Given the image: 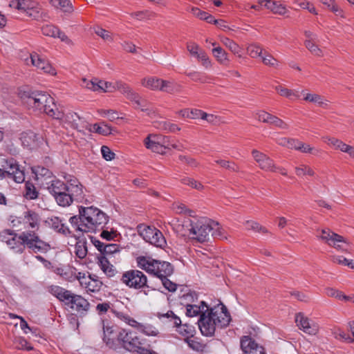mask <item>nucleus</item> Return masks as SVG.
I'll return each instance as SVG.
<instances>
[{"mask_svg": "<svg viewBox=\"0 0 354 354\" xmlns=\"http://www.w3.org/2000/svg\"><path fill=\"white\" fill-rule=\"evenodd\" d=\"M67 191L73 201H82L84 198L82 185L76 179L70 180L67 185Z\"/></svg>", "mask_w": 354, "mask_h": 354, "instance_id": "27", "label": "nucleus"}, {"mask_svg": "<svg viewBox=\"0 0 354 354\" xmlns=\"http://www.w3.org/2000/svg\"><path fill=\"white\" fill-rule=\"evenodd\" d=\"M48 291L59 301L64 302L66 305H67V301L71 298L72 292L71 291L58 286L52 285L49 286Z\"/></svg>", "mask_w": 354, "mask_h": 354, "instance_id": "29", "label": "nucleus"}, {"mask_svg": "<svg viewBox=\"0 0 354 354\" xmlns=\"http://www.w3.org/2000/svg\"><path fill=\"white\" fill-rule=\"evenodd\" d=\"M103 342L106 345L112 349H116L118 345L117 340V333L113 329V326H105L103 324Z\"/></svg>", "mask_w": 354, "mask_h": 354, "instance_id": "25", "label": "nucleus"}, {"mask_svg": "<svg viewBox=\"0 0 354 354\" xmlns=\"http://www.w3.org/2000/svg\"><path fill=\"white\" fill-rule=\"evenodd\" d=\"M245 227L248 230H252L254 232L261 233H268V230L266 227L261 225L259 223L253 221H247L245 222Z\"/></svg>", "mask_w": 354, "mask_h": 354, "instance_id": "49", "label": "nucleus"}, {"mask_svg": "<svg viewBox=\"0 0 354 354\" xmlns=\"http://www.w3.org/2000/svg\"><path fill=\"white\" fill-rule=\"evenodd\" d=\"M109 217L97 207H80L79 215L71 216L69 222L76 231L95 232L106 227Z\"/></svg>", "mask_w": 354, "mask_h": 354, "instance_id": "1", "label": "nucleus"}, {"mask_svg": "<svg viewBox=\"0 0 354 354\" xmlns=\"http://www.w3.org/2000/svg\"><path fill=\"white\" fill-rule=\"evenodd\" d=\"M52 102V97L46 92L24 86V109L35 115L43 113L47 103Z\"/></svg>", "mask_w": 354, "mask_h": 354, "instance_id": "4", "label": "nucleus"}, {"mask_svg": "<svg viewBox=\"0 0 354 354\" xmlns=\"http://www.w3.org/2000/svg\"><path fill=\"white\" fill-rule=\"evenodd\" d=\"M93 30H94L95 33L97 36L100 37L104 41H113L112 34L109 31H108L100 26L93 27Z\"/></svg>", "mask_w": 354, "mask_h": 354, "instance_id": "52", "label": "nucleus"}, {"mask_svg": "<svg viewBox=\"0 0 354 354\" xmlns=\"http://www.w3.org/2000/svg\"><path fill=\"white\" fill-rule=\"evenodd\" d=\"M97 264L108 277H114L118 272L115 267L110 263L106 257L104 255L97 257Z\"/></svg>", "mask_w": 354, "mask_h": 354, "instance_id": "30", "label": "nucleus"}, {"mask_svg": "<svg viewBox=\"0 0 354 354\" xmlns=\"http://www.w3.org/2000/svg\"><path fill=\"white\" fill-rule=\"evenodd\" d=\"M212 54L220 64L223 65L228 64L229 59L227 54L221 47L217 46L213 48Z\"/></svg>", "mask_w": 354, "mask_h": 354, "instance_id": "40", "label": "nucleus"}, {"mask_svg": "<svg viewBox=\"0 0 354 354\" xmlns=\"http://www.w3.org/2000/svg\"><path fill=\"white\" fill-rule=\"evenodd\" d=\"M27 175L24 170V183L25 187L24 190V198L27 200H35L39 198V192L35 185L31 182L33 180L31 176Z\"/></svg>", "mask_w": 354, "mask_h": 354, "instance_id": "24", "label": "nucleus"}, {"mask_svg": "<svg viewBox=\"0 0 354 354\" xmlns=\"http://www.w3.org/2000/svg\"><path fill=\"white\" fill-rule=\"evenodd\" d=\"M186 306V315L188 317H195L205 313L204 308H209L206 303L203 301L200 302V305L185 304Z\"/></svg>", "mask_w": 354, "mask_h": 354, "instance_id": "34", "label": "nucleus"}, {"mask_svg": "<svg viewBox=\"0 0 354 354\" xmlns=\"http://www.w3.org/2000/svg\"><path fill=\"white\" fill-rule=\"evenodd\" d=\"M189 231L192 239L200 243L208 241L211 236L221 239L226 238L219 223L206 217L192 221Z\"/></svg>", "mask_w": 354, "mask_h": 354, "instance_id": "3", "label": "nucleus"}, {"mask_svg": "<svg viewBox=\"0 0 354 354\" xmlns=\"http://www.w3.org/2000/svg\"><path fill=\"white\" fill-rule=\"evenodd\" d=\"M159 91L172 93L176 91V85L171 82L161 80Z\"/></svg>", "mask_w": 354, "mask_h": 354, "instance_id": "57", "label": "nucleus"}, {"mask_svg": "<svg viewBox=\"0 0 354 354\" xmlns=\"http://www.w3.org/2000/svg\"><path fill=\"white\" fill-rule=\"evenodd\" d=\"M190 11L197 18L206 21L207 23L212 24L214 17L208 12L201 10L199 8L196 7L191 8Z\"/></svg>", "mask_w": 354, "mask_h": 354, "instance_id": "42", "label": "nucleus"}, {"mask_svg": "<svg viewBox=\"0 0 354 354\" xmlns=\"http://www.w3.org/2000/svg\"><path fill=\"white\" fill-rule=\"evenodd\" d=\"M50 250V245L41 240L37 233L24 232V253L43 254Z\"/></svg>", "mask_w": 354, "mask_h": 354, "instance_id": "8", "label": "nucleus"}, {"mask_svg": "<svg viewBox=\"0 0 354 354\" xmlns=\"http://www.w3.org/2000/svg\"><path fill=\"white\" fill-rule=\"evenodd\" d=\"M116 90L120 91L128 100L133 102L136 109L147 112V115L150 116L154 113V111L148 107V102L145 100L141 99L140 95L124 82L122 81L115 82V91Z\"/></svg>", "mask_w": 354, "mask_h": 354, "instance_id": "7", "label": "nucleus"}, {"mask_svg": "<svg viewBox=\"0 0 354 354\" xmlns=\"http://www.w3.org/2000/svg\"><path fill=\"white\" fill-rule=\"evenodd\" d=\"M327 142L328 145H332L336 149H339L342 152L347 151L348 148V145L343 142L342 140L335 138H328Z\"/></svg>", "mask_w": 354, "mask_h": 354, "instance_id": "47", "label": "nucleus"}, {"mask_svg": "<svg viewBox=\"0 0 354 354\" xmlns=\"http://www.w3.org/2000/svg\"><path fill=\"white\" fill-rule=\"evenodd\" d=\"M257 117L258 120L262 122L274 124L281 129H288V124L284 121L264 111H260L257 113Z\"/></svg>", "mask_w": 354, "mask_h": 354, "instance_id": "19", "label": "nucleus"}, {"mask_svg": "<svg viewBox=\"0 0 354 354\" xmlns=\"http://www.w3.org/2000/svg\"><path fill=\"white\" fill-rule=\"evenodd\" d=\"M275 89L280 94V95L283 96V97H289V98H290L292 96H294L295 97H299L298 92L293 91V90H290V89L283 88L281 86H277L275 88Z\"/></svg>", "mask_w": 354, "mask_h": 354, "instance_id": "59", "label": "nucleus"}, {"mask_svg": "<svg viewBox=\"0 0 354 354\" xmlns=\"http://www.w3.org/2000/svg\"><path fill=\"white\" fill-rule=\"evenodd\" d=\"M295 322L298 328L307 334L315 335L318 331L317 326L311 324L310 320L304 317L302 313H299L296 315Z\"/></svg>", "mask_w": 354, "mask_h": 354, "instance_id": "20", "label": "nucleus"}, {"mask_svg": "<svg viewBox=\"0 0 354 354\" xmlns=\"http://www.w3.org/2000/svg\"><path fill=\"white\" fill-rule=\"evenodd\" d=\"M40 137L32 131H28L24 135V147L33 149L39 146Z\"/></svg>", "mask_w": 354, "mask_h": 354, "instance_id": "35", "label": "nucleus"}, {"mask_svg": "<svg viewBox=\"0 0 354 354\" xmlns=\"http://www.w3.org/2000/svg\"><path fill=\"white\" fill-rule=\"evenodd\" d=\"M46 225L57 232L65 236H70L71 232L68 227L63 223V221L58 216H51L46 221Z\"/></svg>", "mask_w": 354, "mask_h": 354, "instance_id": "23", "label": "nucleus"}, {"mask_svg": "<svg viewBox=\"0 0 354 354\" xmlns=\"http://www.w3.org/2000/svg\"><path fill=\"white\" fill-rule=\"evenodd\" d=\"M101 153L103 158L107 161L112 160L115 157V154L111 150V149L105 145H103L101 147Z\"/></svg>", "mask_w": 354, "mask_h": 354, "instance_id": "64", "label": "nucleus"}, {"mask_svg": "<svg viewBox=\"0 0 354 354\" xmlns=\"http://www.w3.org/2000/svg\"><path fill=\"white\" fill-rule=\"evenodd\" d=\"M75 254L80 259H84L87 254L86 243L84 241H78L75 244Z\"/></svg>", "mask_w": 354, "mask_h": 354, "instance_id": "50", "label": "nucleus"}, {"mask_svg": "<svg viewBox=\"0 0 354 354\" xmlns=\"http://www.w3.org/2000/svg\"><path fill=\"white\" fill-rule=\"evenodd\" d=\"M139 268L157 277H169L174 272V266L167 261L153 259L151 257L139 256L136 259Z\"/></svg>", "mask_w": 354, "mask_h": 354, "instance_id": "5", "label": "nucleus"}, {"mask_svg": "<svg viewBox=\"0 0 354 354\" xmlns=\"http://www.w3.org/2000/svg\"><path fill=\"white\" fill-rule=\"evenodd\" d=\"M46 189L55 198L63 192L67 191V185L58 179H55L48 183Z\"/></svg>", "mask_w": 354, "mask_h": 354, "instance_id": "33", "label": "nucleus"}, {"mask_svg": "<svg viewBox=\"0 0 354 354\" xmlns=\"http://www.w3.org/2000/svg\"><path fill=\"white\" fill-rule=\"evenodd\" d=\"M304 100L306 101H309L311 102H315L318 104L320 106L325 107L327 106V102L324 101L322 97L317 95V94H312V93H308L306 97H304Z\"/></svg>", "mask_w": 354, "mask_h": 354, "instance_id": "54", "label": "nucleus"}, {"mask_svg": "<svg viewBox=\"0 0 354 354\" xmlns=\"http://www.w3.org/2000/svg\"><path fill=\"white\" fill-rule=\"evenodd\" d=\"M120 252V247L115 243H106L102 255L104 257Z\"/></svg>", "mask_w": 354, "mask_h": 354, "instance_id": "61", "label": "nucleus"}, {"mask_svg": "<svg viewBox=\"0 0 354 354\" xmlns=\"http://www.w3.org/2000/svg\"><path fill=\"white\" fill-rule=\"evenodd\" d=\"M161 79L154 77H146L142 80V85L147 88L156 91L160 90Z\"/></svg>", "mask_w": 354, "mask_h": 354, "instance_id": "41", "label": "nucleus"}, {"mask_svg": "<svg viewBox=\"0 0 354 354\" xmlns=\"http://www.w3.org/2000/svg\"><path fill=\"white\" fill-rule=\"evenodd\" d=\"M181 183L197 190H202L204 187L200 182L189 177L183 178L181 179Z\"/></svg>", "mask_w": 354, "mask_h": 354, "instance_id": "55", "label": "nucleus"}, {"mask_svg": "<svg viewBox=\"0 0 354 354\" xmlns=\"http://www.w3.org/2000/svg\"><path fill=\"white\" fill-rule=\"evenodd\" d=\"M118 344L125 350L139 354H150V350L144 346L145 340L140 339L136 332L122 329L117 336Z\"/></svg>", "mask_w": 354, "mask_h": 354, "instance_id": "6", "label": "nucleus"}, {"mask_svg": "<svg viewBox=\"0 0 354 354\" xmlns=\"http://www.w3.org/2000/svg\"><path fill=\"white\" fill-rule=\"evenodd\" d=\"M149 243L158 248H162L166 245V240L162 232L158 230V231H156V233L154 236H153Z\"/></svg>", "mask_w": 354, "mask_h": 354, "instance_id": "48", "label": "nucleus"}, {"mask_svg": "<svg viewBox=\"0 0 354 354\" xmlns=\"http://www.w3.org/2000/svg\"><path fill=\"white\" fill-rule=\"evenodd\" d=\"M249 55L252 58L261 57L262 48L257 44H251L247 48Z\"/></svg>", "mask_w": 354, "mask_h": 354, "instance_id": "60", "label": "nucleus"}, {"mask_svg": "<svg viewBox=\"0 0 354 354\" xmlns=\"http://www.w3.org/2000/svg\"><path fill=\"white\" fill-rule=\"evenodd\" d=\"M240 344L243 354H266L264 348L259 345L250 336H243Z\"/></svg>", "mask_w": 354, "mask_h": 354, "instance_id": "13", "label": "nucleus"}, {"mask_svg": "<svg viewBox=\"0 0 354 354\" xmlns=\"http://www.w3.org/2000/svg\"><path fill=\"white\" fill-rule=\"evenodd\" d=\"M252 155L260 169L267 171L276 172L277 166L274 160L267 155L257 149L252 150Z\"/></svg>", "mask_w": 354, "mask_h": 354, "instance_id": "15", "label": "nucleus"}, {"mask_svg": "<svg viewBox=\"0 0 354 354\" xmlns=\"http://www.w3.org/2000/svg\"><path fill=\"white\" fill-rule=\"evenodd\" d=\"M9 316L14 319H19V324L15 322H10V324L13 326L12 332L15 336V342L17 344L16 347L18 349H21L19 345L21 342V330H22V317L15 315L14 314H9Z\"/></svg>", "mask_w": 354, "mask_h": 354, "instance_id": "31", "label": "nucleus"}, {"mask_svg": "<svg viewBox=\"0 0 354 354\" xmlns=\"http://www.w3.org/2000/svg\"><path fill=\"white\" fill-rule=\"evenodd\" d=\"M156 127L162 131L170 133H175L176 131H180V128L177 124L168 121H162L158 122Z\"/></svg>", "mask_w": 354, "mask_h": 354, "instance_id": "46", "label": "nucleus"}, {"mask_svg": "<svg viewBox=\"0 0 354 354\" xmlns=\"http://www.w3.org/2000/svg\"><path fill=\"white\" fill-rule=\"evenodd\" d=\"M50 3L56 8H59L64 12H71L72 5L69 0H49Z\"/></svg>", "mask_w": 354, "mask_h": 354, "instance_id": "43", "label": "nucleus"}, {"mask_svg": "<svg viewBox=\"0 0 354 354\" xmlns=\"http://www.w3.org/2000/svg\"><path fill=\"white\" fill-rule=\"evenodd\" d=\"M158 317L160 319H167L168 322L172 323L174 326L178 328V331L183 335H187L191 333L190 328L189 330L184 328L185 327L188 328V326L186 324L182 326L180 319L171 310H169L167 313L159 315Z\"/></svg>", "mask_w": 354, "mask_h": 354, "instance_id": "26", "label": "nucleus"}, {"mask_svg": "<svg viewBox=\"0 0 354 354\" xmlns=\"http://www.w3.org/2000/svg\"><path fill=\"white\" fill-rule=\"evenodd\" d=\"M30 59L32 65L36 67L37 69L42 71L45 73H48L52 75H56L57 73L55 69L46 59L41 57L37 53H30Z\"/></svg>", "mask_w": 354, "mask_h": 354, "instance_id": "16", "label": "nucleus"}, {"mask_svg": "<svg viewBox=\"0 0 354 354\" xmlns=\"http://www.w3.org/2000/svg\"><path fill=\"white\" fill-rule=\"evenodd\" d=\"M76 279L78 280L80 286L85 288L87 292H96L100 291L102 283V281L93 278L90 274L86 275L84 272H78L75 275Z\"/></svg>", "mask_w": 354, "mask_h": 354, "instance_id": "12", "label": "nucleus"}, {"mask_svg": "<svg viewBox=\"0 0 354 354\" xmlns=\"http://www.w3.org/2000/svg\"><path fill=\"white\" fill-rule=\"evenodd\" d=\"M31 333V336H28V338H38L40 337V330L37 327H30L28 323L24 319V333L28 334Z\"/></svg>", "mask_w": 354, "mask_h": 354, "instance_id": "56", "label": "nucleus"}, {"mask_svg": "<svg viewBox=\"0 0 354 354\" xmlns=\"http://www.w3.org/2000/svg\"><path fill=\"white\" fill-rule=\"evenodd\" d=\"M335 234L336 233L331 231L330 229L325 228V229H322V230H317L316 236L319 239H321L322 241H323L325 243H326L327 244H328V243L330 241H333L332 239L333 236H332V234Z\"/></svg>", "mask_w": 354, "mask_h": 354, "instance_id": "45", "label": "nucleus"}, {"mask_svg": "<svg viewBox=\"0 0 354 354\" xmlns=\"http://www.w3.org/2000/svg\"><path fill=\"white\" fill-rule=\"evenodd\" d=\"M40 225V217L34 211L28 210L24 215V232L37 233Z\"/></svg>", "mask_w": 354, "mask_h": 354, "instance_id": "14", "label": "nucleus"}, {"mask_svg": "<svg viewBox=\"0 0 354 354\" xmlns=\"http://www.w3.org/2000/svg\"><path fill=\"white\" fill-rule=\"evenodd\" d=\"M140 330L149 336H156L158 334V330L153 326L151 325H141L140 328Z\"/></svg>", "mask_w": 354, "mask_h": 354, "instance_id": "62", "label": "nucleus"}, {"mask_svg": "<svg viewBox=\"0 0 354 354\" xmlns=\"http://www.w3.org/2000/svg\"><path fill=\"white\" fill-rule=\"evenodd\" d=\"M304 44L306 48L313 55L318 57L323 56L322 50L311 39H306Z\"/></svg>", "mask_w": 354, "mask_h": 354, "instance_id": "53", "label": "nucleus"}, {"mask_svg": "<svg viewBox=\"0 0 354 354\" xmlns=\"http://www.w3.org/2000/svg\"><path fill=\"white\" fill-rule=\"evenodd\" d=\"M67 306L77 313L83 314L88 310L90 304L82 296L72 293L71 298L67 301Z\"/></svg>", "mask_w": 354, "mask_h": 354, "instance_id": "18", "label": "nucleus"}, {"mask_svg": "<svg viewBox=\"0 0 354 354\" xmlns=\"http://www.w3.org/2000/svg\"><path fill=\"white\" fill-rule=\"evenodd\" d=\"M147 276L140 270H129L122 273L120 281L129 288L136 290L146 286Z\"/></svg>", "mask_w": 354, "mask_h": 354, "instance_id": "9", "label": "nucleus"}, {"mask_svg": "<svg viewBox=\"0 0 354 354\" xmlns=\"http://www.w3.org/2000/svg\"><path fill=\"white\" fill-rule=\"evenodd\" d=\"M231 321V316L227 307L221 302L214 307L207 308L201 315L198 321L201 333L207 337L213 336L216 329L227 327Z\"/></svg>", "mask_w": 354, "mask_h": 354, "instance_id": "2", "label": "nucleus"}, {"mask_svg": "<svg viewBox=\"0 0 354 354\" xmlns=\"http://www.w3.org/2000/svg\"><path fill=\"white\" fill-rule=\"evenodd\" d=\"M223 42L226 47H227L233 53L238 55L241 52L239 46L234 41L228 38H225Z\"/></svg>", "mask_w": 354, "mask_h": 354, "instance_id": "63", "label": "nucleus"}, {"mask_svg": "<svg viewBox=\"0 0 354 354\" xmlns=\"http://www.w3.org/2000/svg\"><path fill=\"white\" fill-rule=\"evenodd\" d=\"M258 3L275 15H285L288 12L286 6L277 0H258Z\"/></svg>", "mask_w": 354, "mask_h": 354, "instance_id": "22", "label": "nucleus"}, {"mask_svg": "<svg viewBox=\"0 0 354 354\" xmlns=\"http://www.w3.org/2000/svg\"><path fill=\"white\" fill-rule=\"evenodd\" d=\"M43 35L54 38H59L62 41H69L64 32L61 31L57 26L52 24L44 25L41 28Z\"/></svg>", "mask_w": 354, "mask_h": 354, "instance_id": "28", "label": "nucleus"}, {"mask_svg": "<svg viewBox=\"0 0 354 354\" xmlns=\"http://www.w3.org/2000/svg\"><path fill=\"white\" fill-rule=\"evenodd\" d=\"M43 112L53 119L62 120L64 118V113L62 110H59L52 97V102L47 103L44 107Z\"/></svg>", "mask_w": 354, "mask_h": 354, "instance_id": "32", "label": "nucleus"}, {"mask_svg": "<svg viewBox=\"0 0 354 354\" xmlns=\"http://www.w3.org/2000/svg\"><path fill=\"white\" fill-rule=\"evenodd\" d=\"M41 6L35 0H24V19L38 20L42 18Z\"/></svg>", "mask_w": 354, "mask_h": 354, "instance_id": "11", "label": "nucleus"}, {"mask_svg": "<svg viewBox=\"0 0 354 354\" xmlns=\"http://www.w3.org/2000/svg\"><path fill=\"white\" fill-rule=\"evenodd\" d=\"M63 120H64V122L69 124L71 128L80 131L77 121L81 120V118L76 113L69 112L66 115L64 114Z\"/></svg>", "mask_w": 354, "mask_h": 354, "instance_id": "39", "label": "nucleus"}, {"mask_svg": "<svg viewBox=\"0 0 354 354\" xmlns=\"http://www.w3.org/2000/svg\"><path fill=\"white\" fill-rule=\"evenodd\" d=\"M26 174L31 176L33 180L39 182V180H46L53 176V173L47 168L44 167H31L26 171Z\"/></svg>", "mask_w": 354, "mask_h": 354, "instance_id": "21", "label": "nucleus"}, {"mask_svg": "<svg viewBox=\"0 0 354 354\" xmlns=\"http://www.w3.org/2000/svg\"><path fill=\"white\" fill-rule=\"evenodd\" d=\"M8 167L6 170L0 168V179L3 178L6 174L12 176L15 182L22 183V171L19 169V165L14 160L10 159L6 162Z\"/></svg>", "mask_w": 354, "mask_h": 354, "instance_id": "17", "label": "nucleus"}, {"mask_svg": "<svg viewBox=\"0 0 354 354\" xmlns=\"http://www.w3.org/2000/svg\"><path fill=\"white\" fill-rule=\"evenodd\" d=\"M295 173L298 176H301L304 175L313 176L315 175L313 169L310 167L304 165L295 167Z\"/></svg>", "mask_w": 354, "mask_h": 354, "instance_id": "58", "label": "nucleus"}, {"mask_svg": "<svg viewBox=\"0 0 354 354\" xmlns=\"http://www.w3.org/2000/svg\"><path fill=\"white\" fill-rule=\"evenodd\" d=\"M168 140L167 138H162V143H150L149 141H145V145L146 147L149 149H151L153 152H156L160 154L165 153V149H169V145H165L166 140Z\"/></svg>", "mask_w": 354, "mask_h": 354, "instance_id": "38", "label": "nucleus"}, {"mask_svg": "<svg viewBox=\"0 0 354 354\" xmlns=\"http://www.w3.org/2000/svg\"><path fill=\"white\" fill-rule=\"evenodd\" d=\"M55 198L57 204L62 207L69 206L73 201L68 191L63 192Z\"/></svg>", "mask_w": 354, "mask_h": 354, "instance_id": "44", "label": "nucleus"}, {"mask_svg": "<svg viewBox=\"0 0 354 354\" xmlns=\"http://www.w3.org/2000/svg\"><path fill=\"white\" fill-rule=\"evenodd\" d=\"M158 230L153 227H150L146 225L145 224H140L138 226V232L140 236L143 238V239L150 243L153 236H154L156 231Z\"/></svg>", "mask_w": 354, "mask_h": 354, "instance_id": "37", "label": "nucleus"}, {"mask_svg": "<svg viewBox=\"0 0 354 354\" xmlns=\"http://www.w3.org/2000/svg\"><path fill=\"white\" fill-rule=\"evenodd\" d=\"M332 236H333L332 239L333 241H330L328 245L338 250L347 252L348 248L346 246L348 245V243L346 239L337 234H332Z\"/></svg>", "mask_w": 354, "mask_h": 354, "instance_id": "36", "label": "nucleus"}, {"mask_svg": "<svg viewBox=\"0 0 354 354\" xmlns=\"http://www.w3.org/2000/svg\"><path fill=\"white\" fill-rule=\"evenodd\" d=\"M0 238L16 253L22 252V234H17L10 230H5L0 233Z\"/></svg>", "mask_w": 354, "mask_h": 354, "instance_id": "10", "label": "nucleus"}, {"mask_svg": "<svg viewBox=\"0 0 354 354\" xmlns=\"http://www.w3.org/2000/svg\"><path fill=\"white\" fill-rule=\"evenodd\" d=\"M91 131L103 136H107L111 133V127L104 123L94 124Z\"/></svg>", "mask_w": 354, "mask_h": 354, "instance_id": "51", "label": "nucleus"}]
</instances>
